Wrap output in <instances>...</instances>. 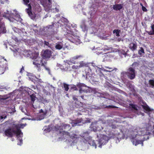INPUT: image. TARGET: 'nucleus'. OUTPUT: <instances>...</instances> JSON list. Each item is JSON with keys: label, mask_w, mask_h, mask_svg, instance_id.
Segmentation results:
<instances>
[{"label": "nucleus", "mask_w": 154, "mask_h": 154, "mask_svg": "<svg viewBox=\"0 0 154 154\" xmlns=\"http://www.w3.org/2000/svg\"><path fill=\"white\" fill-rule=\"evenodd\" d=\"M76 86L79 88V91L80 93H82L83 91H85L83 88L86 87V85L85 84L83 83H79L77 84Z\"/></svg>", "instance_id": "2eb2a0df"}, {"label": "nucleus", "mask_w": 154, "mask_h": 154, "mask_svg": "<svg viewBox=\"0 0 154 154\" xmlns=\"http://www.w3.org/2000/svg\"><path fill=\"white\" fill-rule=\"evenodd\" d=\"M149 84L153 87L154 86V80L152 79H150L149 81Z\"/></svg>", "instance_id": "a19ab883"}, {"label": "nucleus", "mask_w": 154, "mask_h": 154, "mask_svg": "<svg viewBox=\"0 0 154 154\" xmlns=\"http://www.w3.org/2000/svg\"><path fill=\"white\" fill-rule=\"evenodd\" d=\"M19 125V127L20 128H23L25 126V125L23 124H21L20 125Z\"/></svg>", "instance_id": "3c124183"}, {"label": "nucleus", "mask_w": 154, "mask_h": 154, "mask_svg": "<svg viewBox=\"0 0 154 154\" xmlns=\"http://www.w3.org/2000/svg\"><path fill=\"white\" fill-rule=\"evenodd\" d=\"M119 52L120 54L124 55L125 56L127 54V52L123 49L120 50Z\"/></svg>", "instance_id": "c756f323"}, {"label": "nucleus", "mask_w": 154, "mask_h": 154, "mask_svg": "<svg viewBox=\"0 0 154 154\" xmlns=\"http://www.w3.org/2000/svg\"><path fill=\"white\" fill-rule=\"evenodd\" d=\"M6 31L7 30L5 26L4 23L0 22V34H1V33H5Z\"/></svg>", "instance_id": "ddd939ff"}, {"label": "nucleus", "mask_w": 154, "mask_h": 154, "mask_svg": "<svg viewBox=\"0 0 154 154\" xmlns=\"http://www.w3.org/2000/svg\"><path fill=\"white\" fill-rule=\"evenodd\" d=\"M27 52V56L28 57H32L34 60L37 57H38L39 54L38 52H34L32 53L30 50L28 51Z\"/></svg>", "instance_id": "6e6552de"}, {"label": "nucleus", "mask_w": 154, "mask_h": 154, "mask_svg": "<svg viewBox=\"0 0 154 154\" xmlns=\"http://www.w3.org/2000/svg\"><path fill=\"white\" fill-rule=\"evenodd\" d=\"M121 32V30L119 29H115L113 31V33H115L117 37H119L120 36V33Z\"/></svg>", "instance_id": "bb28decb"}, {"label": "nucleus", "mask_w": 154, "mask_h": 154, "mask_svg": "<svg viewBox=\"0 0 154 154\" xmlns=\"http://www.w3.org/2000/svg\"><path fill=\"white\" fill-rule=\"evenodd\" d=\"M48 1L50 5L52 4V0H48Z\"/></svg>", "instance_id": "bf43d9fd"}, {"label": "nucleus", "mask_w": 154, "mask_h": 154, "mask_svg": "<svg viewBox=\"0 0 154 154\" xmlns=\"http://www.w3.org/2000/svg\"><path fill=\"white\" fill-rule=\"evenodd\" d=\"M18 141L17 144L19 145H21L23 143V140L21 137H18Z\"/></svg>", "instance_id": "72a5a7b5"}, {"label": "nucleus", "mask_w": 154, "mask_h": 154, "mask_svg": "<svg viewBox=\"0 0 154 154\" xmlns=\"http://www.w3.org/2000/svg\"><path fill=\"white\" fill-rule=\"evenodd\" d=\"M57 127L58 130L60 131L63 130V129L69 130L71 128L70 125L66 124H63V125L57 126Z\"/></svg>", "instance_id": "9b49d317"}, {"label": "nucleus", "mask_w": 154, "mask_h": 154, "mask_svg": "<svg viewBox=\"0 0 154 154\" xmlns=\"http://www.w3.org/2000/svg\"><path fill=\"white\" fill-rule=\"evenodd\" d=\"M110 126L112 128L115 129L116 128V126L115 125L112 124Z\"/></svg>", "instance_id": "de8ad7c7"}, {"label": "nucleus", "mask_w": 154, "mask_h": 154, "mask_svg": "<svg viewBox=\"0 0 154 154\" xmlns=\"http://www.w3.org/2000/svg\"><path fill=\"white\" fill-rule=\"evenodd\" d=\"M3 17H5L6 18L8 19L10 21H11V19L12 18L11 17V16H8L6 15H4Z\"/></svg>", "instance_id": "79ce46f5"}, {"label": "nucleus", "mask_w": 154, "mask_h": 154, "mask_svg": "<svg viewBox=\"0 0 154 154\" xmlns=\"http://www.w3.org/2000/svg\"><path fill=\"white\" fill-rule=\"evenodd\" d=\"M28 8H29L30 9H32V7H31V5L30 4H28Z\"/></svg>", "instance_id": "6e6d98bb"}, {"label": "nucleus", "mask_w": 154, "mask_h": 154, "mask_svg": "<svg viewBox=\"0 0 154 154\" xmlns=\"http://www.w3.org/2000/svg\"><path fill=\"white\" fill-rule=\"evenodd\" d=\"M142 8L143 11L144 12H146L147 11V9L145 7L143 6Z\"/></svg>", "instance_id": "49530a36"}, {"label": "nucleus", "mask_w": 154, "mask_h": 154, "mask_svg": "<svg viewBox=\"0 0 154 154\" xmlns=\"http://www.w3.org/2000/svg\"><path fill=\"white\" fill-rule=\"evenodd\" d=\"M83 57L82 55H76L71 58L70 60L68 61L67 63L69 64V63H72L73 64L77 63H78V60H79L80 59L82 58Z\"/></svg>", "instance_id": "39448f33"}, {"label": "nucleus", "mask_w": 154, "mask_h": 154, "mask_svg": "<svg viewBox=\"0 0 154 154\" xmlns=\"http://www.w3.org/2000/svg\"><path fill=\"white\" fill-rule=\"evenodd\" d=\"M82 121V118H78L75 120L72 121L71 124L73 127L75 126L78 125Z\"/></svg>", "instance_id": "f8f14e48"}, {"label": "nucleus", "mask_w": 154, "mask_h": 154, "mask_svg": "<svg viewBox=\"0 0 154 154\" xmlns=\"http://www.w3.org/2000/svg\"><path fill=\"white\" fill-rule=\"evenodd\" d=\"M69 85L66 84V83H63V87L64 88L65 90L66 91H67L69 89Z\"/></svg>", "instance_id": "c85d7f7f"}, {"label": "nucleus", "mask_w": 154, "mask_h": 154, "mask_svg": "<svg viewBox=\"0 0 154 154\" xmlns=\"http://www.w3.org/2000/svg\"><path fill=\"white\" fill-rule=\"evenodd\" d=\"M87 122H90V120H86Z\"/></svg>", "instance_id": "338daca9"}, {"label": "nucleus", "mask_w": 154, "mask_h": 154, "mask_svg": "<svg viewBox=\"0 0 154 154\" xmlns=\"http://www.w3.org/2000/svg\"><path fill=\"white\" fill-rule=\"evenodd\" d=\"M14 40H15V41L16 42H18V39H17V37L15 38Z\"/></svg>", "instance_id": "e2e57ef3"}, {"label": "nucleus", "mask_w": 154, "mask_h": 154, "mask_svg": "<svg viewBox=\"0 0 154 154\" xmlns=\"http://www.w3.org/2000/svg\"><path fill=\"white\" fill-rule=\"evenodd\" d=\"M143 104L144 105H141V106L144 109L148 112L151 111L150 108L146 103H145V104L143 103Z\"/></svg>", "instance_id": "5701e85b"}, {"label": "nucleus", "mask_w": 154, "mask_h": 154, "mask_svg": "<svg viewBox=\"0 0 154 154\" xmlns=\"http://www.w3.org/2000/svg\"><path fill=\"white\" fill-rule=\"evenodd\" d=\"M122 40V38H117V41L118 42H119Z\"/></svg>", "instance_id": "13d9d810"}, {"label": "nucleus", "mask_w": 154, "mask_h": 154, "mask_svg": "<svg viewBox=\"0 0 154 154\" xmlns=\"http://www.w3.org/2000/svg\"><path fill=\"white\" fill-rule=\"evenodd\" d=\"M24 4L27 5L28 3L29 2V0H23Z\"/></svg>", "instance_id": "37998d69"}, {"label": "nucleus", "mask_w": 154, "mask_h": 154, "mask_svg": "<svg viewBox=\"0 0 154 154\" xmlns=\"http://www.w3.org/2000/svg\"><path fill=\"white\" fill-rule=\"evenodd\" d=\"M145 53L143 48L141 47L140 49L138 51V54L140 55H141L142 53L144 54Z\"/></svg>", "instance_id": "c9c22d12"}, {"label": "nucleus", "mask_w": 154, "mask_h": 154, "mask_svg": "<svg viewBox=\"0 0 154 154\" xmlns=\"http://www.w3.org/2000/svg\"><path fill=\"white\" fill-rule=\"evenodd\" d=\"M7 118V116H5L4 117L3 116H0V119H5Z\"/></svg>", "instance_id": "09e8293b"}, {"label": "nucleus", "mask_w": 154, "mask_h": 154, "mask_svg": "<svg viewBox=\"0 0 154 154\" xmlns=\"http://www.w3.org/2000/svg\"><path fill=\"white\" fill-rule=\"evenodd\" d=\"M30 97L31 101L34 102L35 100V95L34 94H33L30 96Z\"/></svg>", "instance_id": "f704fd0d"}, {"label": "nucleus", "mask_w": 154, "mask_h": 154, "mask_svg": "<svg viewBox=\"0 0 154 154\" xmlns=\"http://www.w3.org/2000/svg\"><path fill=\"white\" fill-rule=\"evenodd\" d=\"M101 106H103L105 108H118V107H116V106H112V105H109V106H106L105 105H104L103 103L101 104Z\"/></svg>", "instance_id": "393cba45"}, {"label": "nucleus", "mask_w": 154, "mask_h": 154, "mask_svg": "<svg viewBox=\"0 0 154 154\" xmlns=\"http://www.w3.org/2000/svg\"><path fill=\"white\" fill-rule=\"evenodd\" d=\"M11 123L10 120L6 121L4 123V125L5 126H8L11 125Z\"/></svg>", "instance_id": "58836bf2"}, {"label": "nucleus", "mask_w": 154, "mask_h": 154, "mask_svg": "<svg viewBox=\"0 0 154 154\" xmlns=\"http://www.w3.org/2000/svg\"><path fill=\"white\" fill-rule=\"evenodd\" d=\"M95 64L92 63H88V71H86L85 72L88 73H90L92 72V70L94 69V65L95 66Z\"/></svg>", "instance_id": "dca6fc26"}, {"label": "nucleus", "mask_w": 154, "mask_h": 154, "mask_svg": "<svg viewBox=\"0 0 154 154\" xmlns=\"http://www.w3.org/2000/svg\"><path fill=\"white\" fill-rule=\"evenodd\" d=\"M54 24V23H52V25H49L48 27V26L46 27H45V29H46L47 30V29L49 30L50 29V28H53ZM48 31H49V30H48Z\"/></svg>", "instance_id": "e433bc0d"}, {"label": "nucleus", "mask_w": 154, "mask_h": 154, "mask_svg": "<svg viewBox=\"0 0 154 154\" xmlns=\"http://www.w3.org/2000/svg\"><path fill=\"white\" fill-rule=\"evenodd\" d=\"M128 78L131 80L134 79L136 76V71L134 68L129 67L128 69L127 72L125 73Z\"/></svg>", "instance_id": "20e7f679"}, {"label": "nucleus", "mask_w": 154, "mask_h": 154, "mask_svg": "<svg viewBox=\"0 0 154 154\" xmlns=\"http://www.w3.org/2000/svg\"><path fill=\"white\" fill-rule=\"evenodd\" d=\"M123 7V5L122 4H118L113 5V8L115 10H120Z\"/></svg>", "instance_id": "412c9836"}, {"label": "nucleus", "mask_w": 154, "mask_h": 154, "mask_svg": "<svg viewBox=\"0 0 154 154\" xmlns=\"http://www.w3.org/2000/svg\"><path fill=\"white\" fill-rule=\"evenodd\" d=\"M63 42H58L56 43L55 48L56 49L60 50L63 47Z\"/></svg>", "instance_id": "aec40b11"}, {"label": "nucleus", "mask_w": 154, "mask_h": 154, "mask_svg": "<svg viewBox=\"0 0 154 154\" xmlns=\"http://www.w3.org/2000/svg\"><path fill=\"white\" fill-rule=\"evenodd\" d=\"M13 30L15 32L19 33L20 34L22 32L21 30L16 27H14L13 28Z\"/></svg>", "instance_id": "7c9ffc66"}, {"label": "nucleus", "mask_w": 154, "mask_h": 154, "mask_svg": "<svg viewBox=\"0 0 154 154\" xmlns=\"http://www.w3.org/2000/svg\"><path fill=\"white\" fill-rule=\"evenodd\" d=\"M151 28L152 31H146V32L150 35H154V24H152L151 25Z\"/></svg>", "instance_id": "a878e982"}, {"label": "nucleus", "mask_w": 154, "mask_h": 154, "mask_svg": "<svg viewBox=\"0 0 154 154\" xmlns=\"http://www.w3.org/2000/svg\"><path fill=\"white\" fill-rule=\"evenodd\" d=\"M24 70V68L23 66H22V68L21 69V70L20 71V73H22V72Z\"/></svg>", "instance_id": "5fc2aeb1"}, {"label": "nucleus", "mask_w": 154, "mask_h": 154, "mask_svg": "<svg viewBox=\"0 0 154 154\" xmlns=\"http://www.w3.org/2000/svg\"><path fill=\"white\" fill-rule=\"evenodd\" d=\"M94 69L92 70L94 71V70H95L96 71H97V69L98 68V67L97 66H96L95 65V66L94 65Z\"/></svg>", "instance_id": "8fccbe9b"}, {"label": "nucleus", "mask_w": 154, "mask_h": 154, "mask_svg": "<svg viewBox=\"0 0 154 154\" xmlns=\"http://www.w3.org/2000/svg\"><path fill=\"white\" fill-rule=\"evenodd\" d=\"M44 44L45 45L48 46V48L52 49V45L50 44L49 42L45 41H44Z\"/></svg>", "instance_id": "2f4dec72"}, {"label": "nucleus", "mask_w": 154, "mask_h": 154, "mask_svg": "<svg viewBox=\"0 0 154 154\" xmlns=\"http://www.w3.org/2000/svg\"><path fill=\"white\" fill-rule=\"evenodd\" d=\"M96 128H97V129H98V130H101V129H103V128H102V126H101V127L100 128H98L97 127H96Z\"/></svg>", "instance_id": "4d7b16f0"}, {"label": "nucleus", "mask_w": 154, "mask_h": 154, "mask_svg": "<svg viewBox=\"0 0 154 154\" xmlns=\"http://www.w3.org/2000/svg\"><path fill=\"white\" fill-rule=\"evenodd\" d=\"M72 99H73V100H75L76 101H78L77 98H76V97H75V96H73Z\"/></svg>", "instance_id": "864d4df0"}, {"label": "nucleus", "mask_w": 154, "mask_h": 154, "mask_svg": "<svg viewBox=\"0 0 154 154\" xmlns=\"http://www.w3.org/2000/svg\"><path fill=\"white\" fill-rule=\"evenodd\" d=\"M71 89H73L74 90H77V88L76 87V86L75 85H73V86L71 87Z\"/></svg>", "instance_id": "a18cd8bd"}, {"label": "nucleus", "mask_w": 154, "mask_h": 154, "mask_svg": "<svg viewBox=\"0 0 154 154\" xmlns=\"http://www.w3.org/2000/svg\"><path fill=\"white\" fill-rule=\"evenodd\" d=\"M40 113H43V111L42 109H41L39 111Z\"/></svg>", "instance_id": "0e129e2a"}, {"label": "nucleus", "mask_w": 154, "mask_h": 154, "mask_svg": "<svg viewBox=\"0 0 154 154\" xmlns=\"http://www.w3.org/2000/svg\"><path fill=\"white\" fill-rule=\"evenodd\" d=\"M33 64L35 65V67L36 68L38 71L41 70V67L43 66L45 69L48 71H50V69L46 66L47 62L45 61L43 62V59L40 57H37L33 60Z\"/></svg>", "instance_id": "f257e3e1"}, {"label": "nucleus", "mask_w": 154, "mask_h": 154, "mask_svg": "<svg viewBox=\"0 0 154 154\" xmlns=\"http://www.w3.org/2000/svg\"><path fill=\"white\" fill-rule=\"evenodd\" d=\"M81 27H85V24L82 25H81Z\"/></svg>", "instance_id": "69168bd1"}, {"label": "nucleus", "mask_w": 154, "mask_h": 154, "mask_svg": "<svg viewBox=\"0 0 154 154\" xmlns=\"http://www.w3.org/2000/svg\"><path fill=\"white\" fill-rule=\"evenodd\" d=\"M29 16L31 17V19H32V17H34V14L32 13V14H31V15H30Z\"/></svg>", "instance_id": "052dcab7"}, {"label": "nucleus", "mask_w": 154, "mask_h": 154, "mask_svg": "<svg viewBox=\"0 0 154 154\" xmlns=\"http://www.w3.org/2000/svg\"><path fill=\"white\" fill-rule=\"evenodd\" d=\"M81 97L82 98V99H83L84 97V96H81Z\"/></svg>", "instance_id": "774afa93"}, {"label": "nucleus", "mask_w": 154, "mask_h": 154, "mask_svg": "<svg viewBox=\"0 0 154 154\" xmlns=\"http://www.w3.org/2000/svg\"><path fill=\"white\" fill-rule=\"evenodd\" d=\"M51 55V52L49 50H45L43 54V56L45 58H48L50 57Z\"/></svg>", "instance_id": "f3484780"}, {"label": "nucleus", "mask_w": 154, "mask_h": 154, "mask_svg": "<svg viewBox=\"0 0 154 154\" xmlns=\"http://www.w3.org/2000/svg\"><path fill=\"white\" fill-rule=\"evenodd\" d=\"M14 127L16 129V130H13V132L14 134H16L17 136L20 135H23V134L20 130V127H19V125H15Z\"/></svg>", "instance_id": "1a4fd4ad"}, {"label": "nucleus", "mask_w": 154, "mask_h": 154, "mask_svg": "<svg viewBox=\"0 0 154 154\" xmlns=\"http://www.w3.org/2000/svg\"><path fill=\"white\" fill-rule=\"evenodd\" d=\"M47 113V111L46 110L44 112L43 114V115L42 116L43 117L42 118V119L44 118L45 116L46 115Z\"/></svg>", "instance_id": "603ef678"}, {"label": "nucleus", "mask_w": 154, "mask_h": 154, "mask_svg": "<svg viewBox=\"0 0 154 154\" xmlns=\"http://www.w3.org/2000/svg\"><path fill=\"white\" fill-rule=\"evenodd\" d=\"M130 106H131V107L136 110H137V109L136 107V105L132 103H131L129 104Z\"/></svg>", "instance_id": "4c0bfd02"}, {"label": "nucleus", "mask_w": 154, "mask_h": 154, "mask_svg": "<svg viewBox=\"0 0 154 154\" xmlns=\"http://www.w3.org/2000/svg\"><path fill=\"white\" fill-rule=\"evenodd\" d=\"M13 130H14V129L11 128H9L6 130L5 131V135L9 137H12L14 134Z\"/></svg>", "instance_id": "9d476101"}, {"label": "nucleus", "mask_w": 154, "mask_h": 154, "mask_svg": "<svg viewBox=\"0 0 154 154\" xmlns=\"http://www.w3.org/2000/svg\"><path fill=\"white\" fill-rule=\"evenodd\" d=\"M8 66L6 59L0 55V75L3 74L8 69Z\"/></svg>", "instance_id": "f03ea898"}, {"label": "nucleus", "mask_w": 154, "mask_h": 154, "mask_svg": "<svg viewBox=\"0 0 154 154\" xmlns=\"http://www.w3.org/2000/svg\"><path fill=\"white\" fill-rule=\"evenodd\" d=\"M79 64V68L82 67H85V71H86V70L88 71V63H85L83 61H82L80 62Z\"/></svg>", "instance_id": "a211bd4d"}, {"label": "nucleus", "mask_w": 154, "mask_h": 154, "mask_svg": "<svg viewBox=\"0 0 154 154\" xmlns=\"http://www.w3.org/2000/svg\"><path fill=\"white\" fill-rule=\"evenodd\" d=\"M29 16L31 17V19H32V17H34V14L32 13V14H31V15H30Z\"/></svg>", "instance_id": "680f3d73"}, {"label": "nucleus", "mask_w": 154, "mask_h": 154, "mask_svg": "<svg viewBox=\"0 0 154 154\" xmlns=\"http://www.w3.org/2000/svg\"><path fill=\"white\" fill-rule=\"evenodd\" d=\"M38 18V15L37 14L34 13V17H32V20H34L37 19Z\"/></svg>", "instance_id": "c03bdc74"}, {"label": "nucleus", "mask_w": 154, "mask_h": 154, "mask_svg": "<svg viewBox=\"0 0 154 154\" xmlns=\"http://www.w3.org/2000/svg\"><path fill=\"white\" fill-rule=\"evenodd\" d=\"M130 49L133 51L137 50V44L136 42L131 43L129 46Z\"/></svg>", "instance_id": "4468645a"}, {"label": "nucleus", "mask_w": 154, "mask_h": 154, "mask_svg": "<svg viewBox=\"0 0 154 154\" xmlns=\"http://www.w3.org/2000/svg\"><path fill=\"white\" fill-rule=\"evenodd\" d=\"M26 11L27 12V13L28 14L29 16L31 14H32V13L31 11V9H30L29 8H27L26 9Z\"/></svg>", "instance_id": "ea45409f"}, {"label": "nucleus", "mask_w": 154, "mask_h": 154, "mask_svg": "<svg viewBox=\"0 0 154 154\" xmlns=\"http://www.w3.org/2000/svg\"><path fill=\"white\" fill-rule=\"evenodd\" d=\"M108 138L106 135H103L102 137L99 139V143L100 144L99 146L101 147V145H104L108 142Z\"/></svg>", "instance_id": "0eeeda50"}, {"label": "nucleus", "mask_w": 154, "mask_h": 154, "mask_svg": "<svg viewBox=\"0 0 154 154\" xmlns=\"http://www.w3.org/2000/svg\"><path fill=\"white\" fill-rule=\"evenodd\" d=\"M79 68V66H75V65H73L72 66V69L75 72H76L77 70V69H78Z\"/></svg>", "instance_id": "473e14b6"}, {"label": "nucleus", "mask_w": 154, "mask_h": 154, "mask_svg": "<svg viewBox=\"0 0 154 154\" xmlns=\"http://www.w3.org/2000/svg\"><path fill=\"white\" fill-rule=\"evenodd\" d=\"M145 136L147 137H143L142 138V140H139L137 139H136L135 140L134 138H132L131 139V141L133 142V144H134L135 146L139 144H141L142 146H143V141L145 140L148 139L149 138L148 137L147 135H146Z\"/></svg>", "instance_id": "423d86ee"}, {"label": "nucleus", "mask_w": 154, "mask_h": 154, "mask_svg": "<svg viewBox=\"0 0 154 154\" xmlns=\"http://www.w3.org/2000/svg\"><path fill=\"white\" fill-rule=\"evenodd\" d=\"M109 135L111 137H112L113 138H115V137H117L118 138V139H121V137H117V134L116 133H112V134H111V133H110L109 134Z\"/></svg>", "instance_id": "cd10ccee"}, {"label": "nucleus", "mask_w": 154, "mask_h": 154, "mask_svg": "<svg viewBox=\"0 0 154 154\" xmlns=\"http://www.w3.org/2000/svg\"><path fill=\"white\" fill-rule=\"evenodd\" d=\"M74 105L75 106L76 108H80L83 107L84 104L79 101H77L75 102Z\"/></svg>", "instance_id": "4be33fe9"}, {"label": "nucleus", "mask_w": 154, "mask_h": 154, "mask_svg": "<svg viewBox=\"0 0 154 154\" xmlns=\"http://www.w3.org/2000/svg\"><path fill=\"white\" fill-rule=\"evenodd\" d=\"M69 138L72 140L73 142H76L79 138L77 137V135L75 134H72L70 136Z\"/></svg>", "instance_id": "b1692460"}, {"label": "nucleus", "mask_w": 154, "mask_h": 154, "mask_svg": "<svg viewBox=\"0 0 154 154\" xmlns=\"http://www.w3.org/2000/svg\"><path fill=\"white\" fill-rule=\"evenodd\" d=\"M82 137L85 139V140L88 142V144L90 145L94 146L96 148L97 145L94 141L91 139V137L89 136V133L88 132H85L82 134Z\"/></svg>", "instance_id": "7ed1b4c3"}, {"label": "nucleus", "mask_w": 154, "mask_h": 154, "mask_svg": "<svg viewBox=\"0 0 154 154\" xmlns=\"http://www.w3.org/2000/svg\"><path fill=\"white\" fill-rule=\"evenodd\" d=\"M59 133L60 134H62L63 135V137L62 138L66 137L68 138V137H69L71 136L69 133L65 131H59Z\"/></svg>", "instance_id": "6ab92c4d"}]
</instances>
